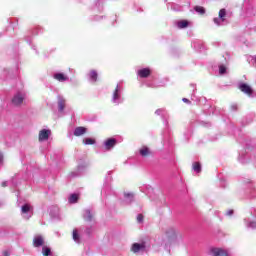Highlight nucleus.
Returning <instances> with one entry per match:
<instances>
[{"label": "nucleus", "instance_id": "f257e3e1", "mask_svg": "<svg viewBox=\"0 0 256 256\" xmlns=\"http://www.w3.org/2000/svg\"><path fill=\"white\" fill-rule=\"evenodd\" d=\"M111 101L114 105H121V103L125 101V98H123V86H121V84L116 85V88L112 93Z\"/></svg>", "mask_w": 256, "mask_h": 256}, {"label": "nucleus", "instance_id": "f03ea898", "mask_svg": "<svg viewBox=\"0 0 256 256\" xmlns=\"http://www.w3.org/2000/svg\"><path fill=\"white\" fill-rule=\"evenodd\" d=\"M177 243V231L174 228H169L166 231L165 249H169V245Z\"/></svg>", "mask_w": 256, "mask_h": 256}, {"label": "nucleus", "instance_id": "7ed1b4c3", "mask_svg": "<svg viewBox=\"0 0 256 256\" xmlns=\"http://www.w3.org/2000/svg\"><path fill=\"white\" fill-rule=\"evenodd\" d=\"M213 22L217 25V27L227 25V10L225 8L220 9L218 17H215Z\"/></svg>", "mask_w": 256, "mask_h": 256}, {"label": "nucleus", "instance_id": "20e7f679", "mask_svg": "<svg viewBox=\"0 0 256 256\" xmlns=\"http://www.w3.org/2000/svg\"><path fill=\"white\" fill-rule=\"evenodd\" d=\"M21 215H22L23 219H25L26 221H29V219H31V217H33V206L30 204L22 205Z\"/></svg>", "mask_w": 256, "mask_h": 256}, {"label": "nucleus", "instance_id": "39448f33", "mask_svg": "<svg viewBox=\"0 0 256 256\" xmlns=\"http://www.w3.org/2000/svg\"><path fill=\"white\" fill-rule=\"evenodd\" d=\"M155 115H158L159 117H161L165 127H169V113L167 112V110H165V108H159L155 111Z\"/></svg>", "mask_w": 256, "mask_h": 256}, {"label": "nucleus", "instance_id": "423d86ee", "mask_svg": "<svg viewBox=\"0 0 256 256\" xmlns=\"http://www.w3.org/2000/svg\"><path fill=\"white\" fill-rule=\"evenodd\" d=\"M50 137H51V129H42L39 131L38 141L40 143H43L45 141H49Z\"/></svg>", "mask_w": 256, "mask_h": 256}, {"label": "nucleus", "instance_id": "0eeeda50", "mask_svg": "<svg viewBox=\"0 0 256 256\" xmlns=\"http://www.w3.org/2000/svg\"><path fill=\"white\" fill-rule=\"evenodd\" d=\"M115 145H117V139L108 138L103 143L104 151H111L112 149L115 148Z\"/></svg>", "mask_w": 256, "mask_h": 256}, {"label": "nucleus", "instance_id": "6e6552de", "mask_svg": "<svg viewBox=\"0 0 256 256\" xmlns=\"http://www.w3.org/2000/svg\"><path fill=\"white\" fill-rule=\"evenodd\" d=\"M24 99H25V93L18 92L12 98V104H14L15 107H19V105H21L23 103Z\"/></svg>", "mask_w": 256, "mask_h": 256}, {"label": "nucleus", "instance_id": "1a4fd4ad", "mask_svg": "<svg viewBox=\"0 0 256 256\" xmlns=\"http://www.w3.org/2000/svg\"><path fill=\"white\" fill-rule=\"evenodd\" d=\"M33 247L39 249V247H43L45 245V238L42 235H35L32 241Z\"/></svg>", "mask_w": 256, "mask_h": 256}, {"label": "nucleus", "instance_id": "9d476101", "mask_svg": "<svg viewBox=\"0 0 256 256\" xmlns=\"http://www.w3.org/2000/svg\"><path fill=\"white\" fill-rule=\"evenodd\" d=\"M53 79H55L59 83H65L69 81V76L63 72H57L53 74Z\"/></svg>", "mask_w": 256, "mask_h": 256}, {"label": "nucleus", "instance_id": "9b49d317", "mask_svg": "<svg viewBox=\"0 0 256 256\" xmlns=\"http://www.w3.org/2000/svg\"><path fill=\"white\" fill-rule=\"evenodd\" d=\"M238 89H240L242 93H245V95H248V97L253 95V88H251V86L247 85L246 83H240L238 85Z\"/></svg>", "mask_w": 256, "mask_h": 256}, {"label": "nucleus", "instance_id": "f8f14e48", "mask_svg": "<svg viewBox=\"0 0 256 256\" xmlns=\"http://www.w3.org/2000/svg\"><path fill=\"white\" fill-rule=\"evenodd\" d=\"M57 103H58V111L60 113H63L65 111V105L67 103V100H65V97L58 95L57 96Z\"/></svg>", "mask_w": 256, "mask_h": 256}, {"label": "nucleus", "instance_id": "ddd939ff", "mask_svg": "<svg viewBox=\"0 0 256 256\" xmlns=\"http://www.w3.org/2000/svg\"><path fill=\"white\" fill-rule=\"evenodd\" d=\"M211 255L212 256H229V252H227V250H223L221 248H212Z\"/></svg>", "mask_w": 256, "mask_h": 256}, {"label": "nucleus", "instance_id": "4468645a", "mask_svg": "<svg viewBox=\"0 0 256 256\" xmlns=\"http://www.w3.org/2000/svg\"><path fill=\"white\" fill-rule=\"evenodd\" d=\"M137 75H138V77H140V79H147V77H149V75H151V69L142 68L137 71Z\"/></svg>", "mask_w": 256, "mask_h": 256}, {"label": "nucleus", "instance_id": "2eb2a0df", "mask_svg": "<svg viewBox=\"0 0 256 256\" xmlns=\"http://www.w3.org/2000/svg\"><path fill=\"white\" fill-rule=\"evenodd\" d=\"M50 215H51V217H53V219H57V220H61L62 219L61 210L57 206H54L51 209Z\"/></svg>", "mask_w": 256, "mask_h": 256}, {"label": "nucleus", "instance_id": "dca6fc26", "mask_svg": "<svg viewBox=\"0 0 256 256\" xmlns=\"http://www.w3.org/2000/svg\"><path fill=\"white\" fill-rule=\"evenodd\" d=\"M140 191L145 193V195H148V197H151V194L153 193V187L149 184H144L140 187Z\"/></svg>", "mask_w": 256, "mask_h": 256}, {"label": "nucleus", "instance_id": "f3484780", "mask_svg": "<svg viewBox=\"0 0 256 256\" xmlns=\"http://www.w3.org/2000/svg\"><path fill=\"white\" fill-rule=\"evenodd\" d=\"M85 133H87V128L78 126L74 129L73 135L75 137H81L82 135H85Z\"/></svg>", "mask_w": 256, "mask_h": 256}, {"label": "nucleus", "instance_id": "a211bd4d", "mask_svg": "<svg viewBox=\"0 0 256 256\" xmlns=\"http://www.w3.org/2000/svg\"><path fill=\"white\" fill-rule=\"evenodd\" d=\"M133 253H141V251H145V244L134 243L132 245Z\"/></svg>", "mask_w": 256, "mask_h": 256}, {"label": "nucleus", "instance_id": "6ab92c4d", "mask_svg": "<svg viewBox=\"0 0 256 256\" xmlns=\"http://www.w3.org/2000/svg\"><path fill=\"white\" fill-rule=\"evenodd\" d=\"M189 25H191V22H189L188 20H180L176 22V27L178 29H187Z\"/></svg>", "mask_w": 256, "mask_h": 256}, {"label": "nucleus", "instance_id": "aec40b11", "mask_svg": "<svg viewBox=\"0 0 256 256\" xmlns=\"http://www.w3.org/2000/svg\"><path fill=\"white\" fill-rule=\"evenodd\" d=\"M88 80L90 81V83H97V71L95 70H91L88 74H87Z\"/></svg>", "mask_w": 256, "mask_h": 256}, {"label": "nucleus", "instance_id": "412c9836", "mask_svg": "<svg viewBox=\"0 0 256 256\" xmlns=\"http://www.w3.org/2000/svg\"><path fill=\"white\" fill-rule=\"evenodd\" d=\"M133 199H135V196L133 195V193H124L125 205H131V203H133Z\"/></svg>", "mask_w": 256, "mask_h": 256}, {"label": "nucleus", "instance_id": "4be33fe9", "mask_svg": "<svg viewBox=\"0 0 256 256\" xmlns=\"http://www.w3.org/2000/svg\"><path fill=\"white\" fill-rule=\"evenodd\" d=\"M244 222L248 229H256V221H252L249 220V218H245Z\"/></svg>", "mask_w": 256, "mask_h": 256}, {"label": "nucleus", "instance_id": "5701e85b", "mask_svg": "<svg viewBox=\"0 0 256 256\" xmlns=\"http://www.w3.org/2000/svg\"><path fill=\"white\" fill-rule=\"evenodd\" d=\"M139 153H140L141 157H147V156L151 155V150H149V148H147V146H143L139 150Z\"/></svg>", "mask_w": 256, "mask_h": 256}, {"label": "nucleus", "instance_id": "b1692460", "mask_svg": "<svg viewBox=\"0 0 256 256\" xmlns=\"http://www.w3.org/2000/svg\"><path fill=\"white\" fill-rule=\"evenodd\" d=\"M86 168H87V165H85V164L78 165V173L75 174V172H72V177H77V176L81 175V173H83V171H85Z\"/></svg>", "mask_w": 256, "mask_h": 256}, {"label": "nucleus", "instance_id": "393cba45", "mask_svg": "<svg viewBox=\"0 0 256 256\" xmlns=\"http://www.w3.org/2000/svg\"><path fill=\"white\" fill-rule=\"evenodd\" d=\"M192 87V95H191V100L192 101H199V98L195 95V93L197 92V86L195 84H191Z\"/></svg>", "mask_w": 256, "mask_h": 256}, {"label": "nucleus", "instance_id": "a878e982", "mask_svg": "<svg viewBox=\"0 0 256 256\" xmlns=\"http://www.w3.org/2000/svg\"><path fill=\"white\" fill-rule=\"evenodd\" d=\"M84 219L85 221H92L93 213H91V210L87 209L84 211Z\"/></svg>", "mask_w": 256, "mask_h": 256}, {"label": "nucleus", "instance_id": "bb28decb", "mask_svg": "<svg viewBox=\"0 0 256 256\" xmlns=\"http://www.w3.org/2000/svg\"><path fill=\"white\" fill-rule=\"evenodd\" d=\"M42 255L43 256H53L51 253V248H49L47 246H43L42 247Z\"/></svg>", "mask_w": 256, "mask_h": 256}, {"label": "nucleus", "instance_id": "cd10ccee", "mask_svg": "<svg viewBox=\"0 0 256 256\" xmlns=\"http://www.w3.org/2000/svg\"><path fill=\"white\" fill-rule=\"evenodd\" d=\"M218 69H219V75L227 74V66L225 64H220L218 66Z\"/></svg>", "mask_w": 256, "mask_h": 256}, {"label": "nucleus", "instance_id": "c85d7f7f", "mask_svg": "<svg viewBox=\"0 0 256 256\" xmlns=\"http://www.w3.org/2000/svg\"><path fill=\"white\" fill-rule=\"evenodd\" d=\"M69 203H77V201H79V195L77 194H72L69 199H68Z\"/></svg>", "mask_w": 256, "mask_h": 256}, {"label": "nucleus", "instance_id": "c756f323", "mask_svg": "<svg viewBox=\"0 0 256 256\" xmlns=\"http://www.w3.org/2000/svg\"><path fill=\"white\" fill-rule=\"evenodd\" d=\"M194 10L199 15H205V8H203L202 6H196V7H194Z\"/></svg>", "mask_w": 256, "mask_h": 256}, {"label": "nucleus", "instance_id": "7c9ffc66", "mask_svg": "<svg viewBox=\"0 0 256 256\" xmlns=\"http://www.w3.org/2000/svg\"><path fill=\"white\" fill-rule=\"evenodd\" d=\"M72 237L75 243H80L81 239L79 238V233L77 232V230H73Z\"/></svg>", "mask_w": 256, "mask_h": 256}, {"label": "nucleus", "instance_id": "2f4dec72", "mask_svg": "<svg viewBox=\"0 0 256 256\" xmlns=\"http://www.w3.org/2000/svg\"><path fill=\"white\" fill-rule=\"evenodd\" d=\"M193 171H195L196 173H201V164L198 162H195L193 164Z\"/></svg>", "mask_w": 256, "mask_h": 256}, {"label": "nucleus", "instance_id": "473e14b6", "mask_svg": "<svg viewBox=\"0 0 256 256\" xmlns=\"http://www.w3.org/2000/svg\"><path fill=\"white\" fill-rule=\"evenodd\" d=\"M110 190H111V186H109V184H106L101 190V195H107V191H110Z\"/></svg>", "mask_w": 256, "mask_h": 256}, {"label": "nucleus", "instance_id": "72a5a7b5", "mask_svg": "<svg viewBox=\"0 0 256 256\" xmlns=\"http://www.w3.org/2000/svg\"><path fill=\"white\" fill-rule=\"evenodd\" d=\"M172 11H183V8L177 4H170Z\"/></svg>", "mask_w": 256, "mask_h": 256}, {"label": "nucleus", "instance_id": "f704fd0d", "mask_svg": "<svg viewBox=\"0 0 256 256\" xmlns=\"http://www.w3.org/2000/svg\"><path fill=\"white\" fill-rule=\"evenodd\" d=\"M84 144L85 145H95V140H93L91 138H86V139H84Z\"/></svg>", "mask_w": 256, "mask_h": 256}, {"label": "nucleus", "instance_id": "c9c22d12", "mask_svg": "<svg viewBox=\"0 0 256 256\" xmlns=\"http://www.w3.org/2000/svg\"><path fill=\"white\" fill-rule=\"evenodd\" d=\"M43 30V28H41V26H37L34 31H33V34L34 35H39V33H41Z\"/></svg>", "mask_w": 256, "mask_h": 256}, {"label": "nucleus", "instance_id": "e433bc0d", "mask_svg": "<svg viewBox=\"0 0 256 256\" xmlns=\"http://www.w3.org/2000/svg\"><path fill=\"white\" fill-rule=\"evenodd\" d=\"M192 47H194L195 49H196V51H199V41H194L193 43H192Z\"/></svg>", "mask_w": 256, "mask_h": 256}, {"label": "nucleus", "instance_id": "4c0bfd02", "mask_svg": "<svg viewBox=\"0 0 256 256\" xmlns=\"http://www.w3.org/2000/svg\"><path fill=\"white\" fill-rule=\"evenodd\" d=\"M137 221H138L139 223H143V216H142V214H138V215H137Z\"/></svg>", "mask_w": 256, "mask_h": 256}, {"label": "nucleus", "instance_id": "58836bf2", "mask_svg": "<svg viewBox=\"0 0 256 256\" xmlns=\"http://www.w3.org/2000/svg\"><path fill=\"white\" fill-rule=\"evenodd\" d=\"M9 255H11V252L9 250H4L2 252V256H9Z\"/></svg>", "mask_w": 256, "mask_h": 256}, {"label": "nucleus", "instance_id": "ea45409f", "mask_svg": "<svg viewBox=\"0 0 256 256\" xmlns=\"http://www.w3.org/2000/svg\"><path fill=\"white\" fill-rule=\"evenodd\" d=\"M103 19V16H94L93 21H101Z\"/></svg>", "mask_w": 256, "mask_h": 256}, {"label": "nucleus", "instance_id": "a19ab883", "mask_svg": "<svg viewBox=\"0 0 256 256\" xmlns=\"http://www.w3.org/2000/svg\"><path fill=\"white\" fill-rule=\"evenodd\" d=\"M183 103H187L188 105H191V100L187 98L182 99Z\"/></svg>", "mask_w": 256, "mask_h": 256}, {"label": "nucleus", "instance_id": "79ce46f5", "mask_svg": "<svg viewBox=\"0 0 256 256\" xmlns=\"http://www.w3.org/2000/svg\"><path fill=\"white\" fill-rule=\"evenodd\" d=\"M238 161L240 163H245V159L241 155L238 157Z\"/></svg>", "mask_w": 256, "mask_h": 256}, {"label": "nucleus", "instance_id": "37998d69", "mask_svg": "<svg viewBox=\"0 0 256 256\" xmlns=\"http://www.w3.org/2000/svg\"><path fill=\"white\" fill-rule=\"evenodd\" d=\"M9 183H11V182H9V181H4V182H2V187H7V185H9Z\"/></svg>", "mask_w": 256, "mask_h": 256}, {"label": "nucleus", "instance_id": "c03bdc74", "mask_svg": "<svg viewBox=\"0 0 256 256\" xmlns=\"http://www.w3.org/2000/svg\"><path fill=\"white\" fill-rule=\"evenodd\" d=\"M226 215H228V217H231V215H233V210H228L226 212Z\"/></svg>", "mask_w": 256, "mask_h": 256}, {"label": "nucleus", "instance_id": "a18cd8bd", "mask_svg": "<svg viewBox=\"0 0 256 256\" xmlns=\"http://www.w3.org/2000/svg\"><path fill=\"white\" fill-rule=\"evenodd\" d=\"M0 165H3V153H0Z\"/></svg>", "mask_w": 256, "mask_h": 256}, {"label": "nucleus", "instance_id": "49530a36", "mask_svg": "<svg viewBox=\"0 0 256 256\" xmlns=\"http://www.w3.org/2000/svg\"><path fill=\"white\" fill-rule=\"evenodd\" d=\"M231 109H232V111H237V105L236 104L232 105Z\"/></svg>", "mask_w": 256, "mask_h": 256}, {"label": "nucleus", "instance_id": "de8ad7c7", "mask_svg": "<svg viewBox=\"0 0 256 256\" xmlns=\"http://www.w3.org/2000/svg\"><path fill=\"white\" fill-rule=\"evenodd\" d=\"M106 179H107V181H111V172H108Z\"/></svg>", "mask_w": 256, "mask_h": 256}, {"label": "nucleus", "instance_id": "09e8293b", "mask_svg": "<svg viewBox=\"0 0 256 256\" xmlns=\"http://www.w3.org/2000/svg\"><path fill=\"white\" fill-rule=\"evenodd\" d=\"M29 45H31V41H28Z\"/></svg>", "mask_w": 256, "mask_h": 256}, {"label": "nucleus", "instance_id": "8fccbe9b", "mask_svg": "<svg viewBox=\"0 0 256 256\" xmlns=\"http://www.w3.org/2000/svg\"><path fill=\"white\" fill-rule=\"evenodd\" d=\"M112 25H115V22H112Z\"/></svg>", "mask_w": 256, "mask_h": 256}]
</instances>
